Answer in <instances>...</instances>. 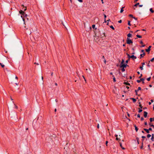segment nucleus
<instances>
[{
    "label": "nucleus",
    "mask_w": 154,
    "mask_h": 154,
    "mask_svg": "<svg viewBox=\"0 0 154 154\" xmlns=\"http://www.w3.org/2000/svg\"><path fill=\"white\" fill-rule=\"evenodd\" d=\"M19 12V13L21 14V17L22 18L23 20L24 21L25 19H24V17H27V15L25 14L24 11L22 10L20 11Z\"/></svg>",
    "instance_id": "obj_1"
},
{
    "label": "nucleus",
    "mask_w": 154,
    "mask_h": 154,
    "mask_svg": "<svg viewBox=\"0 0 154 154\" xmlns=\"http://www.w3.org/2000/svg\"><path fill=\"white\" fill-rule=\"evenodd\" d=\"M126 42L128 44H131L133 43V42L131 40L128 38H127Z\"/></svg>",
    "instance_id": "obj_2"
},
{
    "label": "nucleus",
    "mask_w": 154,
    "mask_h": 154,
    "mask_svg": "<svg viewBox=\"0 0 154 154\" xmlns=\"http://www.w3.org/2000/svg\"><path fill=\"white\" fill-rule=\"evenodd\" d=\"M127 66H128V65L127 64H124L121 65H120V67H124V68H126Z\"/></svg>",
    "instance_id": "obj_3"
},
{
    "label": "nucleus",
    "mask_w": 154,
    "mask_h": 154,
    "mask_svg": "<svg viewBox=\"0 0 154 154\" xmlns=\"http://www.w3.org/2000/svg\"><path fill=\"white\" fill-rule=\"evenodd\" d=\"M151 47V46H149V47L148 48V49H146L145 50L147 52H148V54H149V51L150 50V48Z\"/></svg>",
    "instance_id": "obj_4"
},
{
    "label": "nucleus",
    "mask_w": 154,
    "mask_h": 154,
    "mask_svg": "<svg viewBox=\"0 0 154 154\" xmlns=\"http://www.w3.org/2000/svg\"><path fill=\"white\" fill-rule=\"evenodd\" d=\"M145 80V79L144 78H141L140 80H137V82H138V83H140V82L141 81H144Z\"/></svg>",
    "instance_id": "obj_5"
},
{
    "label": "nucleus",
    "mask_w": 154,
    "mask_h": 154,
    "mask_svg": "<svg viewBox=\"0 0 154 154\" xmlns=\"http://www.w3.org/2000/svg\"><path fill=\"white\" fill-rule=\"evenodd\" d=\"M147 112H146V111H144V117L145 118H146L147 116Z\"/></svg>",
    "instance_id": "obj_6"
},
{
    "label": "nucleus",
    "mask_w": 154,
    "mask_h": 154,
    "mask_svg": "<svg viewBox=\"0 0 154 154\" xmlns=\"http://www.w3.org/2000/svg\"><path fill=\"white\" fill-rule=\"evenodd\" d=\"M134 126L135 128V130H136V132H137L138 130V128L135 125H134Z\"/></svg>",
    "instance_id": "obj_7"
},
{
    "label": "nucleus",
    "mask_w": 154,
    "mask_h": 154,
    "mask_svg": "<svg viewBox=\"0 0 154 154\" xmlns=\"http://www.w3.org/2000/svg\"><path fill=\"white\" fill-rule=\"evenodd\" d=\"M131 58H132L133 59H136L137 58L134 55L131 56Z\"/></svg>",
    "instance_id": "obj_8"
},
{
    "label": "nucleus",
    "mask_w": 154,
    "mask_h": 154,
    "mask_svg": "<svg viewBox=\"0 0 154 154\" xmlns=\"http://www.w3.org/2000/svg\"><path fill=\"white\" fill-rule=\"evenodd\" d=\"M143 130L145 131L147 133H149V129H147L146 128H144Z\"/></svg>",
    "instance_id": "obj_9"
},
{
    "label": "nucleus",
    "mask_w": 154,
    "mask_h": 154,
    "mask_svg": "<svg viewBox=\"0 0 154 154\" xmlns=\"http://www.w3.org/2000/svg\"><path fill=\"white\" fill-rule=\"evenodd\" d=\"M119 143L120 144V146L121 147V148L123 149H125V148L122 146V143Z\"/></svg>",
    "instance_id": "obj_10"
},
{
    "label": "nucleus",
    "mask_w": 154,
    "mask_h": 154,
    "mask_svg": "<svg viewBox=\"0 0 154 154\" xmlns=\"http://www.w3.org/2000/svg\"><path fill=\"white\" fill-rule=\"evenodd\" d=\"M131 99L133 101L134 103H135L136 102V100L134 98H131Z\"/></svg>",
    "instance_id": "obj_11"
},
{
    "label": "nucleus",
    "mask_w": 154,
    "mask_h": 154,
    "mask_svg": "<svg viewBox=\"0 0 154 154\" xmlns=\"http://www.w3.org/2000/svg\"><path fill=\"white\" fill-rule=\"evenodd\" d=\"M145 52H143V54H141L140 55V56H141L140 58H141L142 57H143V55L144 56L145 55Z\"/></svg>",
    "instance_id": "obj_12"
},
{
    "label": "nucleus",
    "mask_w": 154,
    "mask_h": 154,
    "mask_svg": "<svg viewBox=\"0 0 154 154\" xmlns=\"http://www.w3.org/2000/svg\"><path fill=\"white\" fill-rule=\"evenodd\" d=\"M124 84H125L126 85H130V84L128 82H124Z\"/></svg>",
    "instance_id": "obj_13"
},
{
    "label": "nucleus",
    "mask_w": 154,
    "mask_h": 154,
    "mask_svg": "<svg viewBox=\"0 0 154 154\" xmlns=\"http://www.w3.org/2000/svg\"><path fill=\"white\" fill-rule=\"evenodd\" d=\"M131 36H132V35L129 33H128V35H127V36H128V38H129V37H131Z\"/></svg>",
    "instance_id": "obj_14"
},
{
    "label": "nucleus",
    "mask_w": 154,
    "mask_h": 154,
    "mask_svg": "<svg viewBox=\"0 0 154 154\" xmlns=\"http://www.w3.org/2000/svg\"><path fill=\"white\" fill-rule=\"evenodd\" d=\"M124 60L123 59H122V62H121V63H120V65H121L123 64H124Z\"/></svg>",
    "instance_id": "obj_15"
},
{
    "label": "nucleus",
    "mask_w": 154,
    "mask_h": 154,
    "mask_svg": "<svg viewBox=\"0 0 154 154\" xmlns=\"http://www.w3.org/2000/svg\"><path fill=\"white\" fill-rule=\"evenodd\" d=\"M150 121V122H152V121H154V117L153 118H150L149 119Z\"/></svg>",
    "instance_id": "obj_16"
},
{
    "label": "nucleus",
    "mask_w": 154,
    "mask_h": 154,
    "mask_svg": "<svg viewBox=\"0 0 154 154\" xmlns=\"http://www.w3.org/2000/svg\"><path fill=\"white\" fill-rule=\"evenodd\" d=\"M124 8H125V7H122V8H121V10H120V12L121 13H122L123 11L124 10H123V9Z\"/></svg>",
    "instance_id": "obj_17"
},
{
    "label": "nucleus",
    "mask_w": 154,
    "mask_h": 154,
    "mask_svg": "<svg viewBox=\"0 0 154 154\" xmlns=\"http://www.w3.org/2000/svg\"><path fill=\"white\" fill-rule=\"evenodd\" d=\"M95 25L94 24H93L92 25V28L93 29H97V28H95Z\"/></svg>",
    "instance_id": "obj_18"
},
{
    "label": "nucleus",
    "mask_w": 154,
    "mask_h": 154,
    "mask_svg": "<svg viewBox=\"0 0 154 154\" xmlns=\"http://www.w3.org/2000/svg\"><path fill=\"white\" fill-rule=\"evenodd\" d=\"M136 36H137V38H142V36L140 35H136Z\"/></svg>",
    "instance_id": "obj_19"
},
{
    "label": "nucleus",
    "mask_w": 154,
    "mask_h": 154,
    "mask_svg": "<svg viewBox=\"0 0 154 154\" xmlns=\"http://www.w3.org/2000/svg\"><path fill=\"white\" fill-rule=\"evenodd\" d=\"M149 10L152 13H153L154 12V11L153 10L152 8H150Z\"/></svg>",
    "instance_id": "obj_20"
},
{
    "label": "nucleus",
    "mask_w": 154,
    "mask_h": 154,
    "mask_svg": "<svg viewBox=\"0 0 154 154\" xmlns=\"http://www.w3.org/2000/svg\"><path fill=\"white\" fill-rule=\"evenodd\" d=\"M0 65H1L2 68H4L5 67V65L1 63H0Z\"/></svg>",
    "instance_id": "obj_21"
},
{
    "label": "nucleus",
    "mask_w": 154,
    "mask_h": 154,
    "mask_svg": "<svg viewBox=\"0 0 154 154\" xmlns=\"http://www.w3.org/2000/svg\"><path fill=\"white\" fill-rule=\"evenodd\" d=\"M136 139V140H137V143H138V144H139V138L138 137H137Z\"/></svg>",
    "instance_id": "obj_22"
},
{
    "label": "nucleus",
    "mask_w": 154,
    "mask_h": 154,
    "mask_svg": "<svg viewBox=\"0 0 154 154\" xmlns=\"http://www.w3.org/2000/svg\"><path fill=\"white\" fill-rule=\"evenodd\" d=\"M122 68L121 69V71L122 72H124L125 70V69H124V67H122Z\"/></svg>",
    "instance_id": "obj_23"
},
{
    "label": "nucleus",
    "mask_w": 154,
    "mask_h": 154,
    "mask_svg": "<svg viewBox=\"0 0 154 154\" xmlns=\"http://www.w3.org/2000/svg\"><path fill=\"white\" fill-rule=\"evenodd\" d=\"M139 106L140 107V108L141 109H142L143 108V106H142L141 104L139 102Z\"/></svg>",
    "instance_id": "obj_24"
},
{
    "label": "nucleus",
    "mask_w": 154,
    "mask_h": 154,
    "mask_svg": "<svg viewBox=\"0 0 154 154\" xmlns=\"http://www.w3.org/2000/svg\"><path fill=\"white\" fill-rule=\"evenodd\" d=\"M151 135L150 134H148L147 135V137L148 138H149L151 137Z\"/></svg>",
    "instance_id": "obj_25"
},
{
    "label": "nucleus",
    "mask_w": 154,
    "mask_h": 154,
    "mask_svg": "<svg viewBox=\"0 0 154 154\" xmlns=\"http://www.w3.org/2000/svg\"><path fill=\"white\" fill-rule=\"evenodd\" d=\"M110 27L112 29H113V30H114L115 29L113 27V26H110Z\"/></svg>",
    "instance_id": "obj_26"
},
{
    "label": "nucleus",
    "mask_w": 154,
    "mask_h": 154,
    "mask_svg": "<svg viewBox=\"0 0 154 154\" xmlns=\"http://www.w3.org/2000/svg\"><path fill=\"white\" fill-rule=\"evenodd\" d=\"M139 110H138V112L139 113L141 112L143 110L141 109H140V108H139Z\"/></svg>",
    "instance_id": "obj_27"
},
{
    "label": "nucleus",
    "mask_w": 154,
    "mask_h": 154,
    "mask_svg": "<svg viewBox=\"0 0 154 154\" xmlns=\"http://www.w3.org/2000/svg\"><path fill=\"white\" fill-rule=\"evenodd\" d=\"M129 16L130 17H131L132 18H133V17H134L133 16V15L132 14H129Z\"/></svg>",
    "instance_id": "obj_28"
},
{
    "label": "nucleus",
    "mask_w": 154,
    "mask_h": 154,
    "mask_svg": "<svg viewBox=\"0 0 154 154\" xmlns=\"http://www.w3.org/2000/svg\"><path fill=\"white\" fill-rule=\"evenodd\" d=\"M113 77V82H116V78H115V77L114 76H112Z\"/></svg>",
    "instance_id": "obj_29"
},
{
    "label": "nucleus",
    "mask_w": 154,
    "mask_h": 154,
    "mask_svg": "<svg viewBox=\"0 0 154 154\" xmlns=\"http://www.w3.org/2000/svg\"><path fill=\"white\" fill-rule=\"evenodd\" d=\"M139 4V3H137V4H135V5H134V7H137Z\"/></svg>",
    "instance_id": "obj_30"
},
{
    "label": "nucleus",
    "mask_w": 154,
    "mask_h": 154,
    "mask_svg": "<svg viewBox=\"0 0 154 154\" xmlns=\"http://www.w3.org/2000/svg\"><path fill=\"white\" fill-rule=\"evenodd\" d=\"M143 66H140L139 67L140 69H141V70H143Z\"/></svg>",
    "instance_id": "obj_31"
},
{
    "label": "nucleus",
    "mask_w": 154,
    "mask_h": 154,
    "mask_svg": "<svg viewBox=\"0 0 154 154\" xmlns=\"http://www.w3.org/2000/svg\"><path fill=\"white\" fill-rule=\"evenodd\" d=\"M128 25L129 26H131L130 21H129V20L128 21Z\"/></svg>",
    "instance_id": "obj_32"
},
{
    "label": "nucleus",
    "mask_w": 154,
    "mask_h": 154,
    "mask_svg": "<svg viewBox=\"0 0 154 154\" xmlns=\"http://www.w3.org/2000/svg\"><path fill=\"white\" fill-rule=\"evenodd\" d=\"M14 105L15 106V108L16 109H17L18 108V107L14 103Z\"/></svg>",
    "instance_id": "obj_33"
},
{
    "label": "nucleus",
    "mask_w": 154,
    "mask_h": 154,
    "mask_svg": "<svg viewBox=\"0 0 154 154\" xmlns=\"http://www.w3.org/2000/svg\"><path fill=\"white\" fill-rule=\"evenodd\" d=\"M150 79H151V77H149L147 79V80L148 81H150Z\"/></svg>",
    "instance_id": "obj_34"
},
{
    "label": "nucleus",
    "mask_w": 154,
    "mask_h": 154,
    "mask_svg": "<svg viewBox=\"0 0 154 154\" xmlns=\"http://www.w3.org/2000/svg\"><path fill=\"white\" fill-rule=\"evenodd\" d=\"M127 55L128 56V57L129 58H131V56H130V55L128 54V53H127Z\"/></svg>",
    "instance_id": "obj_35"
},
{
    "label": "nucleus",
    "mask_w": 154,
    "mask_h": 154,
    "mask_svg": "<svg viewBox=\"0 0 154 154\" xmlns=\"http://www.w3.org/2000/svg\"><path fill=\"white\" fill-rule=\"evenodd\" d=\"M143 142H142V146L140 147V148L141 149H142L143 147Z\"/></svg>",
    "instance_id": "obj_36"
},
{
    "label": "nucleus",
    "mask_w": 154,
    "mask_h": 154,
    "mask_svg": "<svg viewBox=\"0 0 154 154\" xmlns=\"http://www.w3.org/2000/svg\"><path fill=\"white\" fill-rule=\"evenodd\" d=\"M116 140L118 141H119L120 140V139L118 138V137H116Z\"/></svg>",
    "instance_id": "obj_37"
},
{
    "label": "nucleus",
    "mask_w": 154,
    "mask_h": 154,
    "mask_svg": "<svg viewBox=\"0 0 154 154\" xmlns=\"http://www.w3.org/2000/svg\"><path fill=\"white\" fill-rule=\"evenodd\" d=\"M108 141H106V146H108Z\"/></svg>",
    "instance_id": "obj_38"
},
{
    "label": "nucleus",
    "mask_w": 154,
    "mask_h": 154,
    "mask_svg": "<svg viewBox=\"0 0 154 154\" xmlns=\"http://www.w3.org/2000/svg\"><path fill=\"white\" fill-rule=\"evenodd\" d=\"M154 60V57H153V58H152L150 60V61H151V62H153V61Z\"/></svg>",
    "instance_id": "obj_39"
},
{
    "label": "nucleus",
    "mask_w": 154,
    "mask_h": 154,
    "mask_svg": "<svg viewBox=\"0 0 154 154\" xmlns=\"http://www.w3.org/2000/svg\"><path fill=\"white\" fill-rule=\"evenodd\" d=\"M151 140L152 141H154V137H152L151 138Z\"/></svg>",
    "instance_id": "obj_40"
},
{
    "label": "nucleus",
    "mask_w": 154,
    "mask_h": 154,
    "mask_svg": "<svg viewBox=\"0 0 154 154\" xmlns=\"http://www.w3.org/2000/svg\"><path fill=\"white\" fill-rule=\"evenodd\" d=\"M138 91L141 90V87H138Z\"/></svg>",
    "instance_id": "obj_41"
},
{
    "label": "nucleus",
    "mask_w": 154,
    "mask_h": 154,
    "mask_svg": "<svg viewBox=\"0 0 154 154\" xmlns=\"http://www.w3.org/2000/svg\"><path fill=\"white\" fill-rule=\"evenodd\" d=\"M144 119L143 117H141V121H142Z\"/></svg>",
    "instance_id": "obj_42"
},
{
    "label": "nucleus",
    "mask_w": 154,
    "mask_h": 154,
    "mask_svg": "<svg viewBox=\"0 0 154 154\" xmlns=\"http://www.w3.org/2000/svg\"><path fill=\"white\" fill-rule=\"evenodd\" d=\"M137 117L138 118H140V115L139 114H138L137 115Z\"/></svg>",
    "instance_id": "obj_43"
},
{
    "label": "nucleus",
    "mask_w": 154,
    "mask_h": 154,
    "mask_svg": "<svg viewBox=\"0 0 154 154\" xmlns=\"http://www.w3.org/2000/svg\"><path fill=\"white\" fill-rule=\"evenodd\" d=\"M118 22L119 23H121L122 22V20H120Z\"/></svg>",
    "instance_id": "obj_44"
},
{
    "label": "nucleus",
    "mask_w": 154,
    "mask_h": 154,
    "mask_svg": "<svg viewBox=\"0 0 154 154\" xmlns=\"http://www.w3.org/2000/svg\"><path fill=\"white\" fill-rule=\"evenodd\" d=\"M133 18L134 19L136 20H137V18H136V17H134Z\"/></svg>",
    "instance_id": "obj_45"
},
{
    "label": "nucleus",
    "mask_w": 154,
    "mask_h": 154,
    "mask_svg": "<svg viewBox=\"0 0 154 154\" xmlns=\"http://www.w3.org/2000/svg\"><path fill=\"white\" fill-rule=\"evenodd\" d=\"M144 125H147V123L146 122H144Z\"/></svg>",
    "instance_id": "obj_46"
},
{
    "label": "nucleus",
    "mask_w": 154,
    "mask_h": 154,
    "mask_svg": "<svg viewBox=\"0 0 154 154\" xmlns=\"http://www.w3.org/2000/svg\"><path fill=\"white\" fill-rule=\"evenodd\" d=\"M142 76V74H141L140 76L139 77V78L140 79V78Z\"/></svg>",
    "instance_id": "obj_47"
},
{
    "label": "nucleus",
    "mask_w": 154,
    "mask_h": 154,
    "mask_svg": "<svg viewBox=\"0 0 154 154\" xmlns=\"http://www.w3.org/2000/svg\"><path fill=\"white\" fill-rule=\"evenodd\" d=\"M25 8L24 9V10H24V11H24V12L26 10V9H27L26 7H25Z\"/></svg>",
    "instance_id": "obj_48"
},
{
    "label": "nucleus",
    "mask_w": 154,
    "mask_h": 154,
    "mask_svg": "<svg viewBox=\"0 0 154 154\" xmlns=\"http://www.w3.org/2000/svg\"><path fill=\"white\" fill-rule=\"evenodd\" d=\"M148 129H149V131H152V128H149Z\"/></svg>",
    "instance_id": "obj_49"
},
{
    "label": "nucleus",
    "mask_w": 154,
    "mask_h": 154,
    "mask_svg": "<svg viewBox=\"0 0 154 154\" xmlns=\"http://www.w3.org/2000/svg\"><path fill=\"white\" fill-rule=\"evenodd\" d=\"M104 19H106V15L105 14H104Z\"/></svg>",
    "instance_id": "obj_50"
},
{
    "label": "nucleus",
    "mask_w": 154,
    "mask_h": 154,
    "mask_svg": "<svg viewBox=\"0 0 154 154\" xmlns=\"http://www.w3.org/2000/svg\"><path fill=\"white\" fill-rule=\"evenodd\" d=\"M142 64V66H143V65H144L145 64V63L143 62L141 63Z\"/></svg>",
    "instance_id": "obj_51"
},
{
    "label": "nucleus",
    "mask_w": 154,
    "mask_h": 154,
    "mask_svg": "<svg viewBox=\"0 0 154 154\" xmlns=\"http://www.w3.org/2000/svg\"><path fill=\"white\" fill-rule=\"evenodd\" d=\"M140 43L141 44H143V41H140Z\"/></svg>",
    "instance_id": "obj_52"
},
{
    "label": "nucleus",
    "mask_w": 154,
    "mask_h": 154,
    "mask_svg": "<svg viewBox=\"0 0 154 154\" xmlns=\"http://www.w3.org/2000/svg\"><path fill=\"white\" fill-rule=\"evenodd\" d=\"M142 138H146V137L145 136H142Z\"/></svg>",
    "instance_id": "obj_53"
},
{
    "label": "nucleus",
    "mask_w": 154,
    "mask_h": 154,
    "mask_svg": "<svg viewBox=\"0 0 154 154\" xmlns=\"http://www.w3.org/2000/svg\"><path fill=\"white\" fill-rule=\"evenodd\" d=\"M82 76H83V78L85 80V81L86 82V79H85V78L84 77V76L83 75H82Z\"/></svg>",
    "instance_id": "obj_54"
},
{
    "label": "nucleus",
    "mask_w": 154,
    "mask_h": 154,
    "mask_svg": "<svg viewBox=\"0 0 154 154\" xmlns=\"http://www.w3.org/2000/svg\"><path fill=\"white\" fill-rule=\"evenodd\" d=\"M147 66L148 67H150V65H149V64H148L147 65Z\"/></svg>",
    "instance_id": "obj_55"
},
{
    "label": "nucleus",
    "mask_w": 154,
    "mask_h": 154,
    "mask_svg": "<svg viewBox=\"0 0 154 154\" xmlns=\"http://www.w3.org/2000/svg\"><path fill=\"white\" fill-rule=\"evenodd\" d=\"M128 60H126V61H125V63H126V64H127V63H128Z\"/></svg>",
    "instance_id": "obj_56"
},
{
    "label": "nucleus",
    "mask_w": 154,
    "mask_h": 154,
    "mask_svg": "<svg viewBox=\"0 0 154 154\" xmlns=\"http://www.w3.org/2000/svg\"><path fill=\"white\" fill-rule=\"evenodd\" d=\"M145 46V45H142L141 46V47H144Z\"/></svg>",
    "instance_id": "obj_57"
},
{
    "label": "nucleus",
    "mask_w": 154,
    "mask_h": 154,
    "mask_svg": "<svg viewBox=\"0 0 154 154\" xmlns=\"http://www.w3.org/2000/svg\"><path fill=\"white\" fill-rule=\"evenodd\" d=\"M127 115H128V116L129 117H130V114L129 113H128V112H127Z\"/></svg>",
    "instance_id": "obj_58"
},
{
    "label": "nucleus",
    "mask_w": 154,
    "mask_h": 154,
    "mask_svg": "<svg viewBox=\"0 0 154 154\" xmlns=\"http://www.w3.org/2000/svg\"><path fill=\"white\" fill-rule=\"evenodd\" d=\"M34 64H36L37 65H39V64L38 63H34Z\"/></svg>",
    "instance_id": "obj_59"
},
{
    "label": "nucleus",
    "mask_w": 154,
    "mask_h": 154,
    "mask_svg": "<svg viewBox=\"0 0 154 154\" xmlns=\"http://www.w3.org/2000/svg\"><path fill=\"white\" fill-rule=\"evenodd\" d=\"M139 91L138 90H135V92L136 93H137V92Z\"/></svg>",
    "instance_id": "obj_60"
},
{
    "label": "nucleus",
    "mask_w": 154,
    "mask_h": 154,
    "mask_svg": "<svg viewBox=\"0 0 154 154\" xmlns=\"http://www.w3.org/2000/svg\"><path fill=\"white\" fill-rule=\"evenodd\" d=\"M143 5H139V7H142L143 6Z\"/></svg>",
    "instance_id": "obj_61"
},
{
    "label": "nucleus",
    "mask_w": 154,
    "mask_h": 154,
    "mask_svg": "<svg viewBox=\"0 0 154 154\" xmlns=\"http://www.w3.org/2000/svg\"><path fill=\"white\" fill-rule=\"evenodd\" d=\"M151 135L152 136V137H154V135L153 134H152Z\"/></svg>",
    "instance_id": "obj_62"
},
{
    "label": "nucleus",
    "mask_w": 154,
    "mask_h": 154,
    "mask_svg": "<svg viewBox=\"0 0 154 154\" xmlns=\"http://www.w3.org/2000/svg\"><path fill=\"white\" fill-rule=\"evenodd\" d=\"M141 52H143H143H144V50H141Z\"/></svg>",
    "instance_id": "obj_63"
},
{
    "label": "nucleus",
    "mask_w": 154,
    "mask_h": 154,
    "mask_svg": "<svg viewBox=\"0 0 154 154\" xmlns=\"http://www.w3.org/2000/svg\"><path fill=\"white\" fill-rule=\"evenodd\" d=\"M15 79H18L17 77V76H15Z\"/></svg>",
    "instance_id": "obj_64"
}]
</instances>
